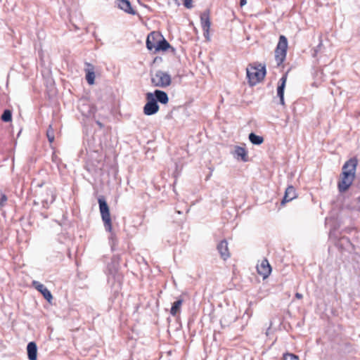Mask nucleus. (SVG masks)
<instances>
[{
	"mask_svg": "<svg viewBox=\"0 0 360 360\" xmlns=\"http://www.w3.org/2000/svg\"><path fill=\"white\" fill-rule=\"evenodd\" d=\"M357 165L358 160L356 158H350L345 162L342 166L340 179L338 183L339 192H345L352 184L355 178Z\"/></svg>",
	"mask_w": 360,
	"mask_h": 360,
	"instance_id": "f257e3e1",
	"label": "nucleus"
},
{
	"mask_svg": "<svg viewBox=\"0 0 360 360\" xmlns=\"http://www.w3.org/2000/svg\"><path fill=\"white\" fill-rule=\"evenodd\" d=\"M247 77L250 86H254L260 82L265 77V65L257 64L250 65L246 69Z\"/></svg>",
	"mask_w": 360,
	"mask_h": 360,
	"instance_id": "f03ea898",
	"label": "nucleus"
},
{
	"mask_svg": "<svg viewBox=\"0 0 360 360\" xmlns=\"http://www.w3.org/2000/svg\"><path fill=\"white\" fill-rule=\"evenodd\" d=\"M98 202L105 229L106 231L111 233L110 238L112 240L113 233L112 232V222L108 205L103 197L99 198Z\"/></svg>",
	"mask_w": 360,
	"mask_h": 360,
	"instance_id": "7ed1b4c3",
	"label": "nucleus"
},
{
	"mask_svg": "<svg viewBox=\"0 0 360 360\" xmlns=\"http://www.w3.org/2000/svg\"><path fill=\"white\" fill-rule=\"evenodd\" d=\"M288 49V39L284 35H281L275 49V60L277 65H281L285 60Z\"/></svg>",
	"mask_w": 360,
	"mask_h": 360,
	"instance_id": "20e7f679",
	"label": "nucleus"
},
{
	"mask_svg": "<svg viewBox=\"0 0 360 360\" xmlns=\"http://www.w3.org/2000/svg\"><path fill=\"white\" fill-rule=\"evenodd\" d=\"M151 83L154 86L166 88L171 84L172 77L167 72L158 70L152 76Z\"/></svg>",
	"mask_w": 360,
	"mask_h": 360,
	"instance_id": "39448f33",
	"label": "nucleus"
},
{
	"mask_svg": "<svg viewBox=\"0 0 360 360\" xmlns=\"http://www.w3.org/2000/svg\"><path fill=\"white\" fill-rule=\"evenodd\" d=\"M146 98L147 102L143 107V113L148 116L155 115L158 112L160 107L154 95L151 92H148L146 94Z\"/></svg>",
	"mask_w": 360,
	"mask_h": 360,
	"instance_id": "423d86ee",
	"label": "nucleus"
},
{
	"mask_svg": "<svg viewBox=\"0 0 360 360\" xmlns=\"http://www.w3.org/2000/svg\"><path fill=\"white\" fill-rule=\"evenodd\" d=\"M200 22L201 27L204 32V37L207 41H209L211 21L210 18V11L208 10L204 11L200 14Z\"/></svg>",
	"mask_w": 360,
	"mask_h": 360,
	"instance_id": "0eeeda50",
	"label": "nucleus"
},
{
	"mask_svg": "<svg viewBox=\"0 0 360 360\" xmlns=\"http://www.w3.org/2000/svg\"><path fill=\"white\" fill-rule=\"evenodd\" d=\"M257 273L263 277L264 279L269 277L271 273V267L266 259H264L257 265Z\"/></svg>",
	"mask_w": 360,
	"mask_h": 360,
	"instance_id": "6e6552de",
	"label": "nucleus"
},
{
	"mask_svg": "<svg viewBox=\"0 0 360 360\" xmlns=\"http://www.w3.org/2000/svg\"><path fill=\"white\" fill-rule=\"evenodd\" d=\"M162 37V35L156 32H153L150 33L146 39V47L150 51H155L156 48V44H158V41L160 38Z\"/></svg>",
	"mask_w": 360,
	"mask_h": 360,
	"instance_id": "1a4fd4ad",
	"label": "nucleus"
},
{
	"mask_svg": "<svg viewBox=\"0 0 360 360\" xmlns=\"http://www.w3.org/2000/svg\"><path fill=\"white\" fill-rule=\"evenodd\" d=\"M79 110L86 117L94 116L96 112V108L85 101L79 105Z\"/></svg>",
	"mask_w": 360,
	"mask_h": 360,
	"instance_id": "9d476101",
	"label": "nucleus"
},
{
	"mask_svg": "<svg viewBox=\"0 0 360 360\" xmlns=\"http://www.w3.org/2000/svg\"><path fill=\"white\" fill-rule=\"evenodd\" d=\"M33 286L40 292L44 297L48 301L51 302L53 299V296L49 290L42 283L39 281H34L32 283Z\"/></svg>",
	"mask_w": 360,
	"mask_h": 360,
	"instance_id": "9b49d317",
	"label": "nucleus"
},
{
	"mask_svg": "<svg viewBox=\"0 0 360 360\" xmlns=\"http://www.w3.org/2000/svg\"><path fill=\"white\" fill-rule=\"evenodd\" d=\"M287 81V73L283 75L279 80V84L277 87V96L280 98V103L282 105H285L284 102V89Z\"/></svg>",
	"mask_w": 360,
	"mask_h": 360,
	"instance_id": "f8f14e48",
	"label": "nucleus"
},
{
	"mask_svg": "<svg viewBox=\"0 0 360 360\" xmlns=\"http://www.w3.org/2000/svg\"><path fill=\"white\" fill-rule=\"evenodd\" d=\"M217 250L224 260H226L230 257L228 248V243L226 240H221L217 245Z\"/></svg>",
	"mask_w": 360,
	"mask_h": 360,
	"instance_id": "ddd939ff",
	"label": "nucleus"
},
{
	"mask_svg": "<svg viewBox=\"0 0 360 360\" xmlns=\"http://www.w3.org/2000/svg\"><path fill=\"white\" fill-rule=\"evenodd\" d=\"M233 156L237 160H241L243 162L248 160V151L243 147L236 146L233 152Z\"/></svg>",
	"mask_w": 360,
	"mask_h": 360,
	"instance_id": "4468645a",
	"label": "nucleus"
},
{
	"mask_svg": "<svg viewBox=\"0 0 360 360\" xmlns=\"http://www.w3.org/2000/svg\"><path fill=\"white\" fill-rule=\"evenodd\" d=\"M27 352L29 360H37V346L34 342H30L27 344Z\"/></svg>",
	"mask_w": 360,
	"mask_h": 360,
	"instance_id": "2eb2a0df",
	"label": "nucleus"
},
{
	"mask_svg": "<svg viewBox=\"0 0 360 360\" xmlns=\"http://www.w3.org/2000/svg\"><path fill=\"white\" fill-rule=\"evenodd\" d=\"M296 198V191L292 186H289L285 192V195L283 199L282 200V204L290 202L294 198Z\"/></svg>",
	"mask_w": 360,
	"mask_h": 360,
	"instance_id": "dca6fc26",
	"label": "nucleus"
},
{
	"mask_svg": "<svg viewBox=\"0 0 360 360\" xmlns=\"http://www.w3.org/2000/svg\"><path fill=\"white\" fill-rule=\"evenodd\" d=\"M152 94L154 95V97L156 99V102H160L162 104H167L169 101V97L166 92L161 90H155Z\"/></svg>",
	"mask_w": 360,
	"mask_h": 360,
	"instance_id": "f3484780",
	"label": "nucleus"
},
{
	"mask_svg": "<svg viewBox=\"0 0 360 360\" xmlns=\"http://www.w3.org/2000/svg\"><path fill=\"white\" fill-rule=\"evenodd\" d=\"M117 4L118 7L124 11L130 14L135 13L134 10L131 8L130 2L128 0H117Z\"/></svg>",
	"mask_w": 360,
	"mask_h": 360,
	"instance_id": "a211bd4d",
	"label": "nucleus"
},
{
	"mask_svg": "<svg viewBox=\"0 0 360 360\" xmlns=\"http://www.w3.org/2000/svg\"><path fill=\"white\" fill-rule=\"evenodd\" d=\"M158 42V43L156 44L155 52L159 51H167L169 48H170V44L169 42L162 37L160 38Z\"/></svg>",
	"mask_w": 360,
	"mask_h": 360,
	"instance_id": "6ab92c4d",
	"label": "nucleus"
},
{
	"mask_svg": "<svg viewBox=\"0 0 360 360\" xmlns=\"http://www.w3.org/2000/svg\"><path fill=\"white\" fill-rule=\"evenodd\" d=\"M183 302V299L180 298L172 304L170 309V314L172 316H175L178 313H179Z\"/></svg>",
	"mask_w": 360,
	"mask_h": 360,
	"instance_id": "aec40b11",
	"label": "nucleus"
},
{
	"mask_svg": "<svg viewBox=\"0 0 360 360\" xmlns=\"http://www.w3.org/2000/svg\"><path fill=\"white\" fill-rule=\"evenodd\" d=\"M249 140L254 145H260L264 141L262 136L256 135L255 133H250L249 134Z\"/></svg>",
	"mask_w": 360,
	"mask_h": 360,
	"instance_id": "412c9836",
	"label": "nucleus"
},
{
	"mask_svg": "<svg viewBox=\"0 0 360 360\" xmlns=\"http://www.w3.org/2000/svg\"><path fill=\"white\" fill-rule=\"evenodd\" d=\"M86 79L89 84L92 85L94 84L95 72L93 67L86 70Z\"/></svg>",
	"mask_w": 360,
	"mask_h": 360,
	"instance_id": "4be33fe9",
	"label": "nucleus"
},
{
	"mask_svg": "<svg viewBox=\"0 0 360 360\" xmlns=\"http://www.w3.org/2000/svg\"><path fill=\"white\" fill-rule=\"evenodd\" d=\"M46 136L49 143H53L54 141L55 136H54V130L52 127V125L50 124L47 131H46Z\"/></svg>",
	"mask_w": 360,
	"mask_h": 360,
	"instance_id": "5701e85b",
	"label": "nucleus"
},
{
	"mask_svg": "<svg viewBox=\"0 0 360 360\" xmlns=\"http://www.w3.org/2000/svg\"><path fill=\"white\" fill-rule=\"evenodd\" d=\"M1 120L4 122H8L12 120V113L10 110H5L1 115Z\"/></svg>",
	"mask_w": 360,
	"mask_h": 360,
	"instance_id": "b1692460",
	"label": "nucleus"
},
{
	"mask_svg": "<svg viewBox=\"0 0 360 360\" xmlns=\"http://www.w3.org/2000/svg\"><path fill=\"white\" fill-rule=\"evenodd\" d=\"M283 360H300V359H299L298 356L295 354L286 353V354H283Z\"/></svg>",
	"mask_w": 360,
	"mask_h": 360,
	"instance_id": "393cba45",
	"label": "nucleus"
},
{
	"mask_svg": "<svg viewBox=\"0 0 360 360\" xmlns=\"http://www.w3.org/2000/svg\"><path fill=\"white\" fill-rule=\"evenodd\" d=\"M7 197L4 193H1V198H0V209H1L7 202Z\"/></svg>",
	"mask_w": 360,
	"mask_h": 360,
	"instance_id": "a878e982",
	"label": "nucleus"
},
{
	"mask_svg": "<svg viewBox=\"0 0 360 360\" xmlns=\"http://www.w3.org/2000/svg\"><path fill=\"white\" fill-rule=\"evenodd\" d=\"M193 0H184V5L187 8H191L193 7Z\"/></svg>",
	"mask_w": 360,
	"mask_h": 360,
	"instance_id": "bb28decb",
	"label": "nucleus"
},
{
	"mask_svg": "<svg viewBox=\"0 0 360 360\" xmlns=\"http://www.w3.org/2000/svg\"><path fill=\"white\" fill-rule=\"evenodd\" d=\"M247 4V0H240V6L242 7Z\"/></svg>",
	"mask_w": 360,
	"mask_h": 360,
	"instance_id": "cd10ccee",
	"label": "nucleus"
},
{
	"mask_svg": "<svg viewBox=\"0 0 360 360\" xmlns=\"http://www.w3.org/2000/svg\"><path fill=\"white\" fill-rule=\"evenodd\" d=\"M295 297L297 298V299H302V295L299 293V292H296L295 293Z\"/></svg>",
	"mask_w": 360,
	"mask_h": 360,
	"instance_id": "c85d7f7f",
	"label": "nucleus"
},
{
	"mask_svg": "<svg viewBox=\"0 0 360 360\" xmlns=\"http://www.w3.org/2000/svg\"><path fill=\"white\" fill-rule=\"evenodd\" d=\"M97 124L101 127H102V124L100 122H97Z\"/></svg>",
	"mask_w": 360,
	"mask_h": 360,
	"instance_id": "c756f323",
	"label": "nucleus"
},
{
	"mask_svg": "<svg viewBox=\"0 0 360 360\" xmlns=\"http://www.w3.org/2000/svg\"><path fill=\"white\" fill-rule=\"evenodd\" d=\"M322 45V43L321 42L319 44V47L321 46Z\"/></svg>",
	"mask_w": 360,
	"mask_h": 360,
	"instance_id": "7c9ffc66",
	"label": "nucleus"
}]
</instances>
